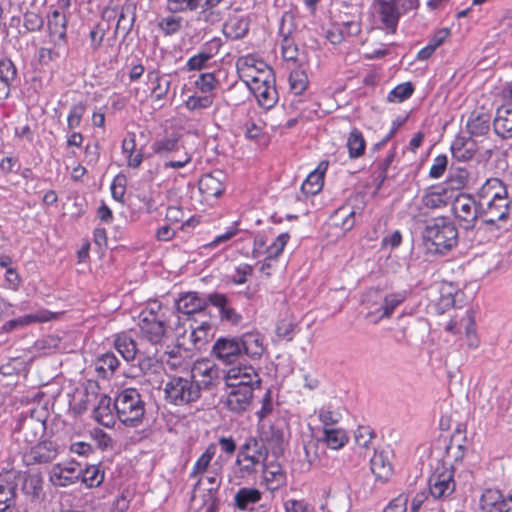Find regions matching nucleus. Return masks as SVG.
I'll list each match as a JSON object with an SVG mask.
<instances>
[{
  "label": "nucleus",
  "instance_id": "nucleus-1",
  "mask_svg": "<svg viewBox=\"0 0 512 512\" xmlns=\"http://www.w3.org/2000/svg\"><path fill=\"white\" fill-rule=\"evenodd\" d=\"M261 378L252 365L232 367L226 374L229 389L226 398L227 408L234 413L246 411L253 399L254 389L259 387Z\"/></svg>",
  "mask_w": 512,
  "mask_h": 512
},
{
  "label": "nucleus",
  "instance_id": "nucleus-2",
  "mask_svg": "<svg viewBox=\"0 0 512 512\" xmlns=\"http://www.w3.org/2000/svg\"><path fill=\"white\" fill-rule=\"evenodd\" d=\"M263 352V336L255 331L239 337H220L212 348L213 355L225 364H233L243 354L251 359H259Z\"/></svg>",
  "mask_w": 512,
  "mask_h": 512
},
{
  "label": "nucleus",
  "instance_id": "nucleus-3",
  "mask_svg": "<svg viewBox=\"0 0 512 512\" xmlns=\"http://www.w3.org/2000/svg\"><path fill=\"white\" fill-rule=\"evenodd\" d=\"M423 241L430 253L444 255L457 245L458 230L448 217H436L427 221Z\"/></svg>",
  "mask_w": 512,
  "mask_h": 512
},
{
  "label": "nucleus",
  "instance_id": "nucleus-4",
  "mask_svg": "<svg viewBox=\"0 0 512 512\" xmlns=\"http://www.w3.org/2000/svg\"><path fill=\"white\" fill-rule=\"evenodd\" d=\"M113 408L121 423L128 427H138L145 416V402L135 388H126L116 396Z\"/></svg>",
  "mask_w": 512,
  "mask_h": 512
},
{
  "label": "nucleus",
  "instance_id": "nucleus-5",
  "mask_svg": "<svg viewBox=\"0 0 512 512\" xmlns=\"http://www.w3.org/2000/svg\"><path fill=\"white\" fill-rule=\"evenodd\" d=\"M47 418V410L43 407L22 412L13 430L15 439L25 443L37 442L45 433Z\"/></svg>",
  "mask_w": 512,
  "mask_h": 512
},
{
  "label": "nucleus",
  "instance_id": "nucleus-6",
  "mask_svg": "<svg viewBox=\"0 0 512 512\" xmlns=\"http://www.w3.org/2000/svg\"><path fill=\"white\" fill-rule=\"evenodd\" d=\"M165 400L175 406H185L200 399L199 387L189 377L171 376L164 387Z\"/></svg>",
  "mask_w": 512,
  "mask_h": 512
},
{
  "label": "nucleus",
  "instance_id": "nucleus-7",
  "mask_svg": "<svg viewBox=\"0 0 512 512\" xmlns=\"http://www.w3.org/2000/svg\"><path fill=\"white\" fill-rule=\"evenodd\" d=\"M268 457V447L263 440L255 437H249L240 447L236 464L240 466V470L251 475L257 471L259 465L264 464Z\"/></svg>",
  "mask_w": 512,
  "mask_h": 512
},
{
  "label": "nucleus",
  "instance_id": "nucleus-8",
  "mask_svg": "<svg viewBox=\"0 0 512 512\" xmlns=\"http://www.w3.org/2000/svg\"><path fill=\"white\" fill-rule=\"evenodd\" d=\"M452 199V193L443 185L433 186L426 190L420 200L411 205V215L415 219L428 215L431 211L444 208Z\"/></svg>",
  "mask_w": 512,
  "mask_h": 512
},
{
  "label": "nucleus",
  "instance_id": "nucleus-9",
  "mask_svg": "<svg viewBox=\"0 0 512 512\" xmlns=\"http://www.w3.org/2000/svg\"><path fill=\"white\" fill-rule=\"evenodd\" d=\"M457 468L441 466L437 467L428 479L429 494L435 500H446L455 491L454 473Z\"/></svg>",
  "mask_w": 512,
  "mask_h": 512
},
{
  "label": "nucleus",
  "instance_id": "nucleus-10",
  "mask_svg": "<svg viewBox=\"0 0 512 512\" xmlns=\"http://www.w3.org/2000/svg\"><path fill=\"white\" fill-rule=\"evenodd\" d=\"M475 199L469 194L458 195L453 202V213L459 221L462 228L466 230L473 229L477 223L481 211Z\"/></svg>",
  "mask_w": 512,
  "mask_h": 512
},
{
  "label": "nucleus",
  "instance_id": "nucleus-11",
  "mask_svg": "<svg viewBox=\"0 0 512 512\" xmlns=\"http://www.w3.org/2000/svg\"><path fill=\"white\" fill-rule=\"evenodd\" d=\"M139 327L143 338L151 344H160L166 336L165 322L159 318L153 309L141 314Z\"/></svg>",
  "mask_w": 512,
  "mask_h": 512
},
{
  "label": "nucleus",
  "instance_id": "nucleus-12",
  "mask_svg": "<svg viewBox=\"0 0 512 512\" xmlns=\"http://www.w3.org/2000/svg\"><path fill=\"white\" fill-rule=\"evenodd\" d=\"M60 453V446L52 440H44L25 453L24 461L27 465L48 464L54 461Z\"/></svg>",
  "mask_w": 512,
  "mask_h": 512
},
{
  "label": "nucleus",
  "instance_id": "nucleus-13",
  "mask_svg": "<svg viewBox=\"0 0 512 512\" xmlns=\"http://www.w3.org/2000/svg\"><path fill=\"white\" fill-rule=\"evenodd\" d=\"M82 468L75 461L55 464L49 474V479L54 486L67 487L76 483L81 476Z\"/></svg>",
  "mask_w": 512,
  "mask_h": 512
},
{
  "label": "nucleus",
  "instance_id": "nucleus-14",
  "mask_svg": "<svg viewBox=\"0 0 512 512\" xmlns=\"http://www.w3.org/2000/svg\"><path fill=\"white\" fill-rule=\"evenodd\" d=\"M10 479L16 483V489L21 485L22 492L31 500L39 499L43 490V479L39 474H29L18 470H9Z\"/></svg>",
  "mask_w": 512,
  "mask_h": 512
},
{
  "label": "nucleus",
  "instance_id": "nucleus-15",
  "mask_svg": "<svg viewBox=\"0 0 512 512\" xmlns=\"http://www.w3.org/2000/svg\"><path fill=\"white\" fill-rule=\"evenodd\" d=\"M483 140L478 141L472 137L457 136L451 144V153L454 159L461 162L471 160L475 154L483 149Z\"/></svg>",
  "mask_w": 512,
  "mask_h": 512
},
{
  "label": "nucleus",
  "instance_id": "nucleus-16",
  "mask_svg": "<svg viewBox=\"0 0 512 512\" xmlns=\"http://www.w3.org/2000/svg\"><path fill=\"white\" fill-rule=\"evenodd\" d=\"M374 12L387 29L395 31L400 17L397 0H375Z\"/></svg>",
  "mask_w": 512,
  "mask_h": 512
},
{
  "label": "nucleus",
  "instance_id": "nucleus-17",
  "mask_svg": "<svg viewBox=\"0 0 512 512\" xmlns=\"http://www.w3.org/2000/svg\"><path fill=\"white\" fill-rule=\"evenodd\" d=\"M218 372V368L209 363H198L192 368L190 377L195 380L196 385L199 387L200 395L202 390H210L216 385Z\"/></svg>",
  "mask_w": 512,
  "mask_h": 512
},
{
  "label": "nucleus",
  "instance_id": "nucleus-18",
  "mask_svg": "<svg viewBox=\"0 0 512 512\" xmlns=\"http://www.w3.org/2000/svg\"><path fill=\"white\" fill-rule=\"evenodd\" d=\"M481 215L485 217L484 221L487 224H495L499 221H504L509 215V200L508 197H498L494 200H488L486 207L482 209Z\"/></svg>",
  "mask_w": 512,
  "mask_h": 512
},
{
  "label": "nucleus",
  "instance_id": "nucleus-19",
  "mask_svg": "<svg viewBox=\"0 0 512 512\" xmlns=\"http://www.w3.org/2000/svg\"><path fill=\"white\" fill-rule=\"evenodd\" d=\"M117 16L118 19L114 30V37L121 32L123 34V38H125L134 26L136 20V5L133 2L126 0L121 6L120 12Z\"/></svg>",
  "mask_w": 512,
  "mask_h": 512
},
{
  "label": "nucleus",
  "instance_id": "nucleus-20",
  "mask_svg": "<svg viewBox=\"0 0 512 512\" xmlns=\"http://www.w3.org/2000/svg\"><path fill=\"white\" fill-rule=\"evenodd\" d=\"M47 26L54 44L56 46L64 45L67 40V20L65 15L58 10H54L51 15L48 16Z\"/></svg>",
  "mask_w": 512,
  "mask_h": 512
},
{
  "label": "nucleus",
  "instance_id": "nucleus-21",
  "mask_svg": "<svg viewBox=\"0 0 512 512\" xmlns=\"http://www.w3.org/2000/svg\"><path fill=\"white\" fill-rule=\"evenodd\" d=\"M17 491L16 483L10 479V472L0 474V512L16 505Z\"/></svg>",
  "mask_w": 512,
  "mask_h": 512
},
{
  "label": "nucleus",
  "instance_id": "nucleus-22",
  "mask_svg": "<svg viewBox=\"0 0 512 512\" xmlns=\"http://www.w3.org/2000/svg\"><path fill=\"white\" fill-rule=\"evenodd\" d=\"M262 480L268 490L274 491L285 483V474L276 461L262 464Z\"/></svg>",
  "mask_w": 512,
  "mask_h": 512
},
{
  "label": "nucleus",
  "instance_id": "nucleus-23",
  "mask_svg": "<svg viewBox=\"0 0 512 512\" xmlns=\"http://www.w3.org/2000/svg\"><path fill=\"white\" fill-rule=\"evenodd\" d=\"M491 117L488 113L474 111L470 114L466 123L469 137L477 139L484 137L490 132Z\"/></svg>",
  "mask_w": 512,
  "mask_h": 512
},
{
  "label": "nucleus",
  "instance_id": "nucleus-24",
  "mask_svg": "<svg viewBox=\"0 0 512 512\" xmlns=\"http://www.w3.org/2000/svg\"><path fill=\"white\" fill-rule=\"evenodd\" d=\"M206 307L207 298L200 297L196 292L185 293L176 302L177 311L186 315L198 313Z\"/></svg>",
  "mask_w": 512,
  "mask_h": 512
},
{
  "label": "nucleus",
  "instance_id": "nucleus-25",
  "mask_svg": "<svg viewBox=\"0 0 512 512\" xmlns=\"http://www.w3.org/2000/svg\"><path fill=\"white\" fill-rule=\"evenodd\" d=\"M493 128L494 132L503 139L512 137V108L503 105L497 109Z\"/></svg>",
  "mask_w": 512,
  "mask_h": 512
},
{
  "label": "nucleus",
  "instance_id": "nucleus-26",
  "mask_svg": "<svg viewBox=\"0 0 512 512\" xmlns=\"http://www.w3.org/2000/svg\"><path fill=\"white\" fill-rule=\"evenodd\" d=\"M370 468L378 480L387 481L393 474L389 453L385 451L375 452L370 460Z\"/></svg>",
  "mask_w": 512,
  "mask_h": 512
},
{
  "label": "nucleus",
  "instance_id": "nucleus-27",
  "mask_svg": "<svg viewBox=\"0 0 512 512\" xmlns=\"http://www.w3.org/2000/svg\"><path fill=\"white\" fill-rule=\"evenodd\" d=\"M259 83L260 85L251 87V91L262 108L267 110L273 108L278 101V93L275 84L264 85L262 81Z\"/></svg>",
  "mask_w": 512,
  "mask_h": 512
},
{
  "label": "nucleus",
  "instance_id": "nucleus-28",
  "mask_svg": "<svg viewBox=\"0 0 512 512\" xmlns=\"http://www.w3.org/2000/svg\"><path fill=\"white\" fill-rule=\"evenodd\" d=\"M260 440H263L264 444H268L273 455H278L283 452L284 432L278 425L273 424L270 425L268 429H263Z\"/></svg>",
  "mask_w": 512,
  "mask_h": 512
},
{
  "label": "nucleus",
  "instance_id": "nucleus-29",
  "mask_svg": "<svg viewBox=\"0 0 512 512\" xmlns=\"http://www.w3.org/2000/svg\"><path fill=\"white\" fill-rule=\"evenodd\" d=\"M114 346L127 362L135 361L140 353L135 340L127 333L117 335Z\"/></svg>",
  "mask_w": 512,
  "mask_h": 512
},
{
  "label": "nucleus",
  "instance_id": "nucleus-30",
  "mask_svg": "<svg viewBox=\"0 0 512 512\" xmlns=\"http://www.w3.org/2000/svg\"><path fill=\"white\" fill-rule=\"evenodd\" d=\"M322 508L327 512H349L351 508L350 497L346 492L327 493Z\"/></svg>",
  "mask_w": 512,
  "mask_h": 512
},
{
  "label": "nucleus",
  "instance_id": "nucleus-31",
  "mask_svg": "<svg viewBox=\"0 0 512 512\" xmlns=\"http://www.w3.org/2000/svg\"><path fill=\"white\" fill-rule=\"evenodd\" d=\"M97 422L105 427H112L115 423L111 398L101 396L97 406L93 410Z\"/></svg>",
  "mask_w": 512,
  "mask_h": 512
},
{
  "label": "nucleus",
  "instance_id": "nucleus-32",
  "mask_svg": "<svg viewBox=\"0 0 512 512\" xmlns=\"http://www.w3.org/2000/svg\"><path fill=\"white\" fill-rule=\"evenodd\" d=\"M217 451V446L215 443H211L208 445L206 450L201 454V456L196 460L193 468L189 474L190 478H198L201 475H204L205 472L209 471L212 466V459L214 458Z\"/></svg>",
  "mask_w": 512,
  "mask_h": 512
},
{
  "label": "nucleus",
  "instance_id": "nucleus-33",
  "mask_svg": "<svg viewBox=\"0 0 512 512\" xmlns=\"http://www.w3.org/2000/svg\"><path fill=\"white\" fill-rule=\"evenodd\" d=\"M52 316L53 314L46 310L40 311L36 314L24 315L6 322L3 326V329L5 331H12L14 329H17L18 327H24L31 323L46 322L49 321L52 318Z\"/></svg>",
  "mask_w": 512,
  "mask_h": 512
},
{
  "label": "nucleus",
  "instance_id": "nucleus-34",
  "mask_svg": "<svg viewBox=\"0 0 512 512\" xmlns=\"http://www.w3.org/2000/svg\"><path fill=\"white\" fill-rule=\"evenodd\" d=\"M180 148H182L180 136L175 133L156 140L152 145L154 153L160 156H167L172 152L179 151Z\"/></svg>",
  "mask_w": 512,
  "mask_h": 512
},
{
  "label": "nucleus",
  "instance_id": "nucleus-35",
  "mask_svg": "<svg viewBox=\"0 0 512 512\" xmlns=\"http://www.w3.org/2000/svg\"><path fill=\"white\" fill-rule=\"evenodd\" d=\"M261 492L256 488H240L234 496L235 506L240 510H248L261 500Z\"/></svg>",
  "mask_w": 512,
  "mask_h": 512
},
{
  "label": "nucleus",
  "instance_id": "nucleus-36",
  "mask_svg": "<svg viewBox=\"0 0 512 512\" xmlns=\"http://www.w3.org/2000/svg\"><path fill=\"white\" fill-rule=\"evenodd\" d=\"M479 196L482 199L487 198L488 200L508 197L505 185L498 178L487 179L479 190Z\"/></svg>",
  "mask_w": 512,
  "mask_h": 512
},
{
  "label": "nucleus",
  "instance_id": "nucleus-37",
  "mask_svg": "<svg viewBox=\"0 0 512 512\" xmlns=\"http://www.w3.org/2000/svg\"><path fill=\"white\" fill-rule=\"evenodd\" d=\"M502 495L499 489L485 488L479 497V509L482 512H496Z\"/></svg>",
  "mask_w": 512,
  "mask_h": 512
},
{
  "label": "nucleus",
  "instance_id": "nucleus-38",
  "mask_svg": "<svg viewBox=\"0 0 512 512\" xmlns=\"http://www.w3.org/2000/svg\"><path fill=\"white\" fill-rule=\"evenodd\" d=\"M224 189L222 181L213 174H206L199 180V190L207 197H219Z\"/></svg>",
  "mask_w": 512,
  "mask_h": 512
},
{
  "label": "nucleus",
  "instance_id": "nucleus-39",
  "mask_svg": "<svg viewBox=\"0 0 512 512\" xmlns=\"http://www.w3.org/2000/svg\"><path fill=\"white\" fill-rule=\"evenodd\" d=\"M148 81L153 85L152 94L156 100L164 99L170 89V80L165 79L158 70L147 73Z\"/></svg>",
  "mask_w": 512,
  "mask_h": 512
},
{
  "label": "nucleus",
  "instance_id": "nucleus-40",
  "mask_svg": "<svg viewBox=\"0 0 512 512\" xmlns=\"http://www.w3.org/2000/svg\"><path fill=\"white\" fill-rule=\"evenodd\" d=\"M118 366L119 360L112 352L102 354L95 361L96 371L104 378L113 375Z\"/></svg>",
  "mask_w": 512,
  "mask_h": 512
},
{
  "label": "nucleus",
  "instance_id": "nucleus-41",
  "mask_svg": "<svg viewBox=\"0 0 512 512\" xmlns=\"http://www.w3.org/2000/svg\"><path fill=\"white\" fill-rule=\"evenodd\" d=\"M346 146L348 148L349 156L352 159L359 158L365 152L366 142L362 133L358 129H353L348 138Z\"/></svg>",
  "mask_w": 512,
  "mask_h": 512
},
{
  "label": "nucleus",
  "instance_id": "nucleus-42",
  "mask_svg": "<svg viewBox=\"0 0 512 512\" xmlns=\"http://www.w3.org/2000/svg\"><path fill=\"white\" fill-rule=\"evenodd\" d=\"M405 298L406 294L404 292L391 293L385 297L381 296L380 304L382 305V313L380 318H389Z\"/></svg>",
  "mask_w": 512,
  "mask_h": 512
},
{
  "label": "nucleus",
  "instance_id": "nucleus-43",
  "mask_svg": "<svg viewBox=\"0 0 512 512\" xmlns=\"http://www.w3.org/2000/svg\"><path fill=\"white\" fill-rule=\"evenodd\" d=\"M157 27L165 36L175 35L183 28V18L174 14L165 16L158 21Z\"/></svg>",
  "mask_w": 512,
  "mask_h": 512
},
{
  "label": "nucleus",
  "instance_id": "nucleus-44",
  "mask_svg": "<svg viewBox=\"0 0 512 512\" xmlns=\"http://www.w3.org/2000/svg\"><path fill=\"white\" fill-rule=\"evenodd\" d=\"M324 174L318 170L312 171L301 185V191L305 195H316L323 187Z\"/></svg>",
  "mask_w": 512,
  "mask_h": 512
},
{
  "label": "nucleus",
  "instance_id": "nucleus-45",
  "mask_svg": "<svg viewBox=\"0 0 512 512\" xmlns=\"http://www.w3.org/2000/svg\"><path fill=\"white\" fill-rule=\"evenodd\" d=\"M324 441L329 448L337 450L348 442V437L343 429L324 428Z\"/></svg>",
  "mask_w": 512,
  "mask_h": 512
},
{
  "label": "nucleus",
  "instance_id": "nucleus-46",
  "mask_svg": "<svg viewBox=\"0 0 512 512\" xmlns=\"http://www.w3.org/2000/svg\"><path fill=\"white\" fill-rule=\"evenodd\" d=\"M281 40V52L282 57L286 61H295L298 56V48L294 40L290 37V31L284 32V24L282 23L280 28Z\"/></svg>",
  "mask_w": 512,
  "mask_h": 512
},
{
  "label": "nucleus",
  "instance_id": "nucleus-47",
  "mask_svg": "<svg viewBox=\"0 0 512 512\" xmlns=\"http://www.w3.org/2000/svg\"><path fill=\"white\" fill-rule=\"evenodd\" d=\"M206 476L205 479L210 484L208 488V496L213 495V492H216L222 482V474H223V466L219 459H216L211 469L207 472H205Z\"/></svg>",
  "mask_w": 512,
  "mask_h": 512
},
{
  "label": "nucleus",
  "instance_id": "nucleus-48",
  "mask_svg": "<svg viewBox=\"0 0 512 512\" xmlns=\"http://www.w3.org/2000/svg\"><path fill=\"white\" fill-rule=\"evenodd\" d=\"M470 180V173L465 168H455L450 171L449 177L447 179V184L449 190H460L466 187Z\"/></svg>",
  "mask_w": 512,
  "mask_h": 512
},
{
  "label": "nucleus",
  "instance_id": "nucleus-49",
  "mask_svg": "<svg viewBox=\"0 0 512 512\" xmlns=\"http://www.w3.org/2000/svg\"><path fill=\"white\" fill-rule=\"evenodd\" d=\"M80 478L86 486L91 487V488L97 487L104 480V472L101 471L99 466L90 465V466L86 467L85 470H82Z\"/></svg>",
  "mask_w": 512,
  "mask_h": 512
},
{
  "label": "nucleus",
  "instance_id": "nucleus-50",
  "mask_svg": "<svg viewBox=\"0 0 512 512\" xmlns=\"http://www.w3.org/2000/svg\"><path fill=\"white\" fill-rule=\"evenodd\" d=\"M167 10L172 14L193 12L200 8L199 0H167Z\"/></svg>",
  "mask_w": 512,
  "mask_h": 512
},
{
  "label": "nucleus",
  "instance_id": "nucleus-51",
  "mask_svg": "<svg viewBox=\"0 0 512 512\" xmlns=\"http://www.w3.org/2000/svg\"><path fill=\"white\" fill-rule=\"evenodd\" d=\"M260 66H262L263 69L259 73L247 74V76L250 77V88L255 87V85H260V81H262L264 85L275 84V78L272 69L268 67L264 62H260Z\"/></svg>",
  "mask_w": 512,
  "mask_h": 512
},
{
  "label": "nucleus",
  "instance_id": "nucleus-52",
  "mask_svg": "<svg viewBox=\"0 0 512 512\" xmlns=\"http://www.w3.org/2000/svg\"><path fill=\"white\" fill-rule=\"evenodd\" d=\"M44 25V18L36 11H26L23 15V26L27 32H39Z\"/></svg>",
  "mask_w": 512,
  "mask_h": 512
},
{
  "label": "nucleus",
  "instance_id": "nucleus-53",
  "mask_svg": "<svg viewBox=\"0 0 512 512\" xmlns=\"http://www.w3.org/2000/svg\"><path fill=\"white\" fill-rule=\"evenodd\" d=\"M290 88L296 95L302 94L308 86V77L302 70H294L289 76Z\"/></svg>",
  "mask_w": 512,
  "mask_h": 512
},
{
  "label": "nucleus",
  "instance_id": "nucleus-54",
  "mask_svg": "<svg viewBox=\"0 0 512 512\" xmlns=\"http://www.w3.org/2000/svg\"><path fill=\"white\" fill-rule=\"evenodd\" d=\"M213 98L212 94H205L204 96L195 94L188 97L185 101V106L190 111L207 109L212 106Z\"/></svg>",
  "mask_w": 512,
  "mask_h": 512
},
{
  "label": "nucleus",
  "instance_id": "nucleus-55",
  "mask_svg": "<svg viewBox=\"0 0 512 512\" xmlns=\"http://www.w3.org/2000/svg\"><path fill=\"white\" fill-rule=\"evenodd\" d=\"M414 92V87L412 83L406 82L397 85L393 90H391L388 94V101L390 102H403L408 99Z\"/></svg>",
  "mask_w": 512,
  "mask_h": 512
},
{
  "label": "nucleus",
  "instance_id": "nucleus-56",
  "mask_svg": "<svg viewBox=\"0 0 512 512\" xmlns=\"http://www.w3.org/2000/svg\"><path fill=\"white\" fill-rule=\"evenodd\" d=\"M86 112V105L82 102L76 103L71 106L68 117L67 127L73 130L80 126L83 115Z\"/></svg>",
  "mask_w": 512,
  "mask_h": 512
},
{
  "label": "nucleus",
  "instance_id": "nucleus-57",
  "mask_svg": "<svg viewBox=\"0 0 512 512\" xmlns=\"http://www.w3.org/2000/svg\"><path fill=\"white\" fill-rule=\"evenodd\" d=\"M290 236L288 233H281L277 238L266 247L267 259L277 258L284 250Z\"/></svg>",
  "mask_w": 512,
  "mask_h": 512
},
{
  "label": "nucleus",
  "instance_id": "nucleus-58",
  "mask_svg": "<svg viewBox=\"0 0 512 512\" xmlns=\"http://www.w3.org/2000/svg\"><path fill=\"white\" fill-rule=\"evenodd\" d=\"M217 84L218 81L213 73H202L195 81L196 87L206 95L211 94V92L217 87Z\"/></svg>",
  "mask_w": 512,
  "mask_h": 512
},
{
  "label": "nucleus",
  "instance_id": "nucleus-59",
  "mask_svg": "<svg viewBox=\"0 0 512 512\" xmlns=\"http://www.w3.org/2000/svg\"><path fill=\"white\" fill-rule=\"evenodd\" d=\"M0 78L13 83L17 78V68L9 58L0 59Z\"/></svg>",
  "mask_w": 512,
  "mask_h": 512
},
{
  "label": "nucleus",
  "instance_id": "nucleus-60",
  "mask_svg": "<svg viewBox=\"0 0 512 512\" xmlns=\"http://www.w3.org/2000/svg\"><path fill=\"white\" fill-rule=\"evenodd\" d=\"M296 325L292 320L283 319L278 322L276 327V334L282 339L291 341L295 334Z\"/></svg>",
  "mask_w": 512,
  "mask_h": 512
},
{
  "label": "nucleus",
  "instance_id": "nucleus-61",
  "mask_svg": "<svg viewBox=\"0 0 512 512\" xmlns=\"http://www.w3.org/2000/svg\"><path fill=\"white\" fill-rule=\"evenodd\" d=\"M408 501L409 496L401 493L387 504L383 512H407Z\"/></svg>",
  "mask_w": 512,
  "mask_h": 512
},
{
  "label": "nucleus",
  "instance_id": "nucleus-62",
  "mask_svg": "<svg viewBox=\"0 0 512 512\" xmlns=\"http://www.w3.org/2000/svg\"><path fill=\"white\" fill-rule=\"evenodd\" d=\"M208 303L216 307L219 316H221L223 311H225L232 302L225 294L215 292L207 296V304Z\"/></svg>",
  "mask_w": 512,
  "mask_h": 512
},
{
  "label": "nucleus",
  "instance_id": "nucleus-63",
  "mask_svg": "<svg viewBox=\"0 0 512 512\" xmlns=\"http://www.w3.org/2000/svg\"><path fill=\"white\" fill-rule=\"evenodd\" d=\"M447 164H448L447 156L444 154L438 155L433 160V164L429 170V176L433 179L440 178L444 174V172L447 168Z\"/></svg>",
  "mask_w": 512,
  "mask_h": 512
},
{
  "label": "nucleus",
  "instance_id": "nucleus-64",
  "mask_svg": "<svg viewBox=\"0 0 512 512\" xmlns=\"http://www.w3.org/2000/svg\"><path fill=\"white\" fill-rule=\"evenodd\" d=\"M211 57L212 55L208 52H199L188 59L186 66L190 71L201 70L205 67Z\"/></svg>",
  "mask_w": 512,
  "mask_h": 512
}]
</instances>
